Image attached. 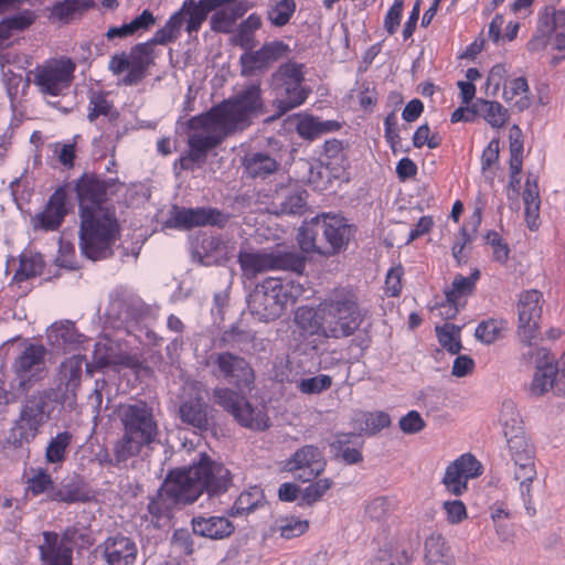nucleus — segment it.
<instances>
[{"mask_svg": "<svg viewBox=\"0 0 565 565\" xmlns=\"http://www.w3.org/2000/svg\"><path fill=\"white\" fill-rule=\"evenodd\" d=\"M326 466L323 451L313 445L300 447L285 462V469L295 473L302 482L317 479L326 470Z\"/></svg>", "mask_w": 565, "mask_h": 565, "instance_id": "22", "label": "nucleus"}, {"mask_svg": "<svg viewBox=\"0 0 565 565\" xmlns=\"http://www.w3.org/2000/svg\"><path fill=\"white\" fill-rule=\"evenodd\" d=\"M523 201L526 224L530 230H536L539 227L541 200L535 180L533 182L530 179L526 180Z\"/></svg>", "mask_w": 565, "mask_h": 565, "instance_id": "39", "label": "nucleus"}, {"mask_svg": "<svg viewBox=\"0 0 565 565\" xmlns=\"http://www.w3.org/2000/svg\"><path fill=\"white\" fill-rule=\"evenodd\" d=\"M227 221L228 216L215 207H181L174 209L167 221V225L179 230H191L206 225L223 227Z\"/></svg>", "mask_w": 565, "mask_h": 565, "instance_id": "23", "label": "nucleus"}, {"mask_svg": "<svg viewBox=\"0 0 565 565\" xmlns=\"http://www.w3.org/2000/svg\"><path fill=\"white\" fill-rule=\"evenodd\" d=\"M191 525L194 534L215 541L227 539L235 531L233 522L220 515L194 516Z\"/></svg>", "mask_w": 565, "mask_h": 565, "instance_id": "29", "label": "nucleus"}, {"mask_svg": "<svg viewBox=\"0 0 565 565\" xmlns=\"http://www.w3.org/2000/svg\"><path fill=\"white\" fill-rule=\"evenodd\" d=\"M319 230H321L319 216L312 218L310 223H305L299 228L297 241L302 252L326 255L324 250L317 244Z\"/></svg>", "mask_w": 565, "mask_h": 565, "instance_id": "46", "label": "nucleus"}, {"mask_svg": "<svg viewBox=\"0 0 565 565\" xmlns=\"http://www.w3.org/2000/svg\"><path fill=\"white\" fill-rule=\"evenodd\" d=\"M95 556L103 565H136L138 546L131 537L116 533L96 546Z\"/></svg>", "mask_w": 565, "mask_h": 565, "instance_id": "21", "label": "nucleus"}, {"mask_svg": "<svg viewBox=\"0 0 565 565\" xmlns=\"http://www.w3.org/2000/svg\"><path fill=\"white\" fill-rule=\"evenodd\" d=\"M413 145L415 148L427 146L429 149H436L441 145V138L438 135H430L429 126L424 124L415 130Z\"/></svg>", "mask_w": 565, "mask_h": 565, "instance_id": "64", "label": "nucleus"}, {"mask_svg": "<svg viewBox=\"0 0 565 565\" xmlns=\"http://www.w3.org/2000/svg\"><path fill=\"white\" fill-rule=\"evenodd\" d=\"M79 248L92 260H100L114 255V245L120 237V224L116 209L79 213Z\"/></svg>", "mask_w": 565, "mask_h": 565, "instance_id": "4", "label": "nucleus"}, {"mask_svg": "<svg viewBox=\"0 0 565 565\" xmlns=\"http://www.w3.org/2000/svg\"><path fill=\"white\" fill-rule=\"evenodd\" d=\"M49 338L53 344L58 347H70L81 342V334L72 321L53 323L50 328Z\"/></svg>", "mask_w": 565, "mask_h": 565, "instance_id": "45", "label": "nucleus"}, {"mask_svg": "<svg viewBox=\"0 0 565 565\" xmlns=\"http://www.w3.org/2000/svg\"><path fill=\"white\" fill-rule=\"evenodd\" d=\"M443 511L446 521L450 525H457L468 519V511L461 500H446L443 502Z\"/></svg>", "mask_w": 565, "mask_h": 565, "instance_id": "59", "label": "nucleus"}, {"mask_svg": "<svg viewBox=\"0 0 565 565\" xmlns=\"http://www.w3.org/2000/svg\"><path fill=\"white\" fill-rule=\"evenodd\" d=\"M119 417L122 425V436L118 439V452L138 457L145 448H150L159 434L153 409L146 402L121 406Z\"/></svg>", "mask_w": 565, "mask_h": 565, "instance_id": "7", "label": "nucleus"}, {"mask_svg": "<svg viewBox=\"0 0 565 565\" xmlns=\"http://www.w3.org/2000/svg\"><path fill=\"white\" fill-rule=\"evenodd\" d=\"M279 162L264 152H255L245 157L244 168L252 178L265 179L275 173L279 168Z\"/></svg>", "mask_w": 565, "mask_h": 565, "instance_id": "35", "label": "nucleus"}, {"mask_svg": "<svg viewBox=\"0 0 565 565\" xmlns=\"http://www.w3.org/2000/svg\"><path fill=\"white\" fill-rule=\"evenodd\" d=\"M188 12L189 9L184 11L182 4L151 39L132 45L129 52L121 51L114 54L108 61V71L115 76L125 73L121 78V84L125 86L140 84L148 76L149 70L156 65L158 57L156 46L166 45L179 39L183 24L186 25Z\"/></svg>", "mask_w": 565, "mask_h": 565, "instance_id": "2", "label": "nucleus"}, {"mask_svg": "<svg viewBox=\"0 0 565 565\" xmlns=\"http://www.w3.org/2000/svg\"><path fill=\"white\" fill-rule=\"evenodd\" d=\"M14 62L15 57L11 60L10 53L2 54L0 56L2 82L11 102H14L17 99L21 86H28V84H23L22 72H14L10 67V64Z\"/></svg>", "mask_w": 565, "mask_h": 565, "instance_id": "42", "label": "nucleus"}, {"mask_svg": "<svg viewBox=\"0 0 565 565\" xmlns=\"http://www.w3.org/2000/svg\"><path fill=\"white\" fill-rule=\"evenodd\" d=\"M109 92L103 88L92 87L87 90V120L95 122L99 117L106 118L109 122H117L120 113L109 98Z\"/></svg>", "mask_w": 565, "mask_h": 565, "instance_id": "30", "label": "nucleus"}, {"mask_svg": "<svg viewBox=\"0 0 565 565\" xmlns=\"http://www.w3.org/2000/svg\"><path fill=\"white\" fill-rule=\"evenodd\" d=\"M543 294L537 289L521 292L518 302L519 335L524 343L531 344L539 334L542 316Z\"/></svg>", "mask_w": 565, "mask_h": 565, "instance_id": "19", "label": "nucleus"}, {"mask_svg": "<svg viewBox=\"0 0 565 565\" xmlns=\"http://www.w3.org/2000/svg\"><path fill=\"white\" fill-rule=\"evenodd\" d=\"M479 278V269H475L468 277L460 274L456 275L450 288L445 291V296L451 302L463 303L465 299L475 291Z\"/></svg>", "mask_w": 565, "mask_h": 565, "instance_id": "37", "label": "nucleus"}, {"mask_svg": "<svg viewBox=\"0 0 565 565\" xmlns=\"http://www.w3.org/2000/svg\"><path fill=\"white\" fill-rule=\"evenodd\" d=\"M394 511V502L387 497H377L365 507L366 515L376 521L386 519Z\"/></svg>", "mask_w": 565, "mask_h": 565, "instance_id": "56", "label": "nucleus"}, {"mask_svg": "<svg viewBox=\"0 0 565 565\" xmlns=\"http://www.w3.org/2000/svg\"><path fill=\"white\" fill-rule=\"evenodd\" d=\"M439 344L450 354H457L461 350L460 328L451 323L436 327Z\"/></svg>", "mask_w": 565, "mask_h": 565, "instance_id": "53", "label": "nucleus"}, {"mask_svg": "<svg viewBox=\"0 0 565 565\" xmlns=\"http://www.w3.org/2000/svg\"><path fill=\"white\" fill-rule=\"evenodd\" d=\"M308 529L309 522L307 520L289 516L281 519L274 531L278 532L282 539L291 540L301 536Z\"/></svg>", "mask_w": 565, "mask_h": 565, "instance_id": "55", "label": "nucleus"}, {"mask_svg": "<svg viewBox=\"0 0 565 565\" xmlns=\"http://www.w3.org/2000/svg\"><path fill=\"white\" fill-rule=\"evenodd\" d=\"M303 292V286L292 279L267 277L256 285L248 306L259 319L273 321L280 318L288 306L295 305Z\"/></svg>", "mask_w": 565, "mask_h": 565, "instance_id": "5", "label": "nucleus"}, {"mask_svg": "<svg viewBox=\"0 0 565 565\" xmlns=\"http://www.w3.org/2000/svg\"><path fill=\"white\" fill-rule=\"evenodd\" d=\"M79 536V530L75 526L66 527L62 534L42 532L43 542L39 545L41 565H73L74 543Z\"/></svg>", "mask_w": 565, "mask_h": 565, "instance_id": "15", "label": "nucleus"}, {"mask_svg": "<svg viewBox=\"0 0 565 565\" xmlns=\"http://www.w3.org/2000/svg\"><path fill=\"white\" fill-rule=\"evenodd\" d=\"M332 385V377L327 374H320L317 376L302 379L299 384L298 388L303 394H320L323 391H327Z\"/></svg>", "mask_w": 565, "mask_h": 565, "instance_id": "58", "label": "nucleus"}, {"mask_svg": "<svg viewBox=\"0 0 565 565\" xmlns=\"http://www.w3.org/2000/svg\"><path fill=\"white\" fill-rule=\"evenodd\" d=\"M50 394L46 391H38L32 394L23 405L19 419L12 428V444L21 447L32 441L44 423L45 407Z\"/></svg>", "mask_w": 565, "mask_h": 565, "instance_id": "14", "label": "nucleus"}, {"mask_svg": "<svg viewBox=\"0 0 565 565\" xmlns=\"http://www.w3.org/2000/svg\"><path fill=\"white\" fill-rule=\"evenodd\" d=\"M271 89L277 117L303 105L311 94V88L305 85L303 64L294 61L281 64L271 75Z\"/></svg>", "mask_w": 565, "mask_h": 565, "instance_id": "9", "label": "nucleus"}, {"mask_svg": "<svg viewBox=\"0 0 565 565\" xmlns=\"http://www.w3.org/2000/svg\"><path fill=\"white\" fill-rule=\"evenodd\" d=\"M482 471L481 462L473 455L463 454L447 466L441 483L449 494L460 497L467 492L468 481Z\"/></svg>", "mask_w": 565, "mask_h": 565, "instance_id": "17", "label": "nucleus"}, {"mask_svg": "<svg viewBox=\"0 0 565 565\" xmlns=\"http://www.w3.org/2000/svg\"><path fill=\"white\" fill-rule=\"evenodd\" d=\"M94 7V0H63L53 4L52 17L68 23Z\"/></svg>", "mask_w": 565, "mask_h": 565, "instance_id": "36", "label": "nucleus"}, {"mask_svg": "<svg viewBox=\"0 0 565 565\" xmlns=\"http://www.w3.org/2000/svg\"><path fill=\"white\" fill-rule=\"evenodd\" d=\"M263 25L262 17L258 13H250L238 25L234 35V42L242 49L250 50L255 46V32Z\"/></svg>", "mask_w": 565, "mask_h": 565, "instance_id": "41", "label": "nucleus"}, {"mask_svg": "<svg viewBox=\"0 0 565 565\" xmlns=\"http://www.w3.org/2000/svg\"><path fill=\"white\" fill-rule=\"evenodd\" d=\"M238 264L244 276L255 278L259 274L277 269L301 274L306 267V258L295 252H239Z\"/></svg>", "mask_w": 565, "mask_h": 565, "instance_id": "10", "label": "nucleus"}, {"mask_svg": "<svg viewBox=\"0 0 565 565\" xmlns=\"http://www.w3.org/2000/svg\"><path fill=\"white\" fill-rule=\"evenodd\" d=\"M509 454L514 462V478L520 480V493L530 516L535 514L532 500V482L536 478L534 448L526 438L522 420L512 402L503 403L500 415Z\"/></svg>", "mask_w": 565, "mask_h": 565, "instance_id": "3", "label": "nucleus"}, {"mask_svg": "<svg viewBox=\"0 0 565 565\" xmlns=\"http://www.w3.org/2000/svg\"><path fill=\"white\" fill-rule=\"evenodd\" d=\"M67 192L58 186L49 198L44 209L31 217V225L34 231L54 232L64 222L67 214Z\"/></svg>", "mask_w": 565, "mask_h": 565, "instance_id": "25", "label": "nucleus"}, {"mask_svg": "<svg viewBox=\"0 0 565 565\" xmlns=\"http://www.w3.org/2000/svg\"><path fill=\"white\" fill-rule=\"evenodd\" d=\"M54 488L52 476L46 469H32V476L26 480L25 490L28 493H31L33 497H39L43 493H49L50 495Z\"/></svg>", "mask_w": 565, "mask_h": 565, "instance_id": "50", "label": "nucleus"}, {"mask_svg": "<svg viewBox=\"0 0 565 565\" xmlns=\"http://www.w3.org/2000/svg\"><path fill=\"white\" fill-rule=\"evenodd\" d=\"M119 445L120 441L116 440L113 447V455H110L107 449L99 450L96 454V460L98 463L105 467H119L121 463L135 457L134 455L118 452Z\"/></svg>", "mask_w": 565, "mask_h": 565, "instance_id": "62", "label": "nucleus"}, {"mask_svg": "<svg viewBox=\"0 0 565 565\" xmlns=\"http://www.w3.org/2000/svg\"><path fill=\"white\" fill-rule=\"evenodd\" d=\"M192 473L196 478L200 494L217 495L227 491L232 478L230 470L222 463L212 461L203 455L200 461L192 465Z\"/></svg>", "mask_w": 565, "mask_h": 565, "instance_id": "20", "label": "nucleus"}, {"mask_svg": "<svg viewBox=\"0 0 565 565\" xmlns=\"http://www.w3.org/2000/svg\"><path fill=\"white\" fill-rule=\"evenodd\" d=\"M508 322L502 318H488L479 322L476 328V338L486 343L491 344L502 338L503 331L507 329Z\"/></svg>", "mask_w": 565, "mask_h": 565, "instance_id": "47", "label": "nucleus"}, {"mask_svg": "<svg viewBox=\"0 0 565 565\" xmlns=\"http://www.w3.org/2000/svg\"><path fill=\"white\" fill-rule=\"evenodd\" d=\"M76 63L62 55L44 61L33 72V83L39 92L47 96H63L75 78Z\"/></svg>", "mask_w": 565, "mask_h": 565, "instance_id": "11", "label": "nucleus"}, {"mask_svg": "<svg viewBox=\"0 0 565 565\" xmlns=\"http://www.w3.org/2000/svg\"><path fill=\"white\" fill-rule=\"evenodd\" d=\"M288 51V45L281 41L265 43L256 51L245 52L241 55L243 75H252L256 71L267 68Z\"/></svg>", "mask_w": 565, "mask_h": 565, "instance_id": "26", "label": "nucleus"}, {"mask_svg": "<svg viewBox=\"0 0 565 565\" xmlns=\"http://www.w3.org/2000/svg\"><path fill=\"white\" fill-rule=\"evenodd\" d=\"M84 361L85 359L82 355H72L61 363L60 374L67 384L79 381Z\"/></svg>", "mask_w": 565, "mask_h": 565, "instance_id": "57", "label": "nucleus"}, {"mask_svg": "<svg viewBox=\"0 0 565 565\" xmlns=\"http://www.w3.org/2000/svg\"><path fill=\"white\" fill-rule=\"evenodd\" d=\"M250 7L248 0H184L183 10L189 9L185 31L190 36L196 34L209 14L213 12L210 19L211 29L226 33Z\"/></svg>", "mask_w": 565, "mask_h": 565, "instance_id": "8", "label": "nucleus"}, {"mask_svg": "<svg viewBox=\"0 0 565 565\" xmlns=\"http://www.w3.org/2000/svg\"><path fill=\"white\" fill-rule=\"evenodd\" d=\"M296 8L295 0L276 1L267 9V19L274 26H285L296 12Z\"/></svg>", "mask_w": 565, "mask_h": 565, "instance_id": "49", "label": "nucleus"}, {"mask_svg": "<svg viewBox=\"0 0 565 565\" xmlns=\"http://www.w3.org/2000/svg\"><path fill=\"white\" fill-rule=\"evenodd\" d=\"M198 487L192 466H190L188 469L170 472L161 489L162 494L167 495L173 504H190L201 495Z\"/></svg>", "mask_w": 565, "mask_h": 565, "instance_id": "24", "label": "nucleus"}, {"mask_svg": "<svg viewBox=\"0 0 565 565\" xmlns=\"http://www.w3.org/2000/svg\"><path fill=\"white\" fill-rule=\"evenodd\" d=\"M477 113L492 127L501 128L509 120V113L499 102L479 99L476 104Z\"/></svg>", "mask_w": 565, "mask_h": 565, "instance_id": "44", "label": "nucleus"}, {"mask_svg": "<svg viewBox=\"0 0 565 565\" xmlns=\"http://www.w3.org/2000/svg\"><path fill=\"white\" fill-rule=\"evenodd\" d=\"M306 192H292L286 195L284 201L280 203V213L289 215L302 214L306 210Z\"/></svg>", "mask_w": 565, "mask_h": 565, "instance_id": "61", "label": "nucleus"}, {"mask_svg": "<svg viewBox=\"0 0 565 565\" xmlns=\"http://www.w3.org/2000/svg\"><path fill=\"white\" fill-rule=\"evenodd\" d=\"M529 85L524 77H516L510 79L503 85V99L508 103H512L520 110L529 106Z\"/></svg>", "mask_w": 565, "mask_h": 565, "instance_id": "43", "label": "nucleus"}, {"mask_svg": "<svg viewBox=\"0 0 565 565\" xmlns=\"http://www.w3.org/2000/svg\"><path fill=\"white\" fill-rule=\"evenodd\" d=\"M384 137L390 145L393 153H397L399 151L401 146V136L398 128V119L394 111L387 114L384 120Z\"/></svg>", "mask_w": 565, "mask_h": 565, "instance_id": "60", "label": "nucleus"}, {"mask_svg": "<svg viewBox=\"0 0 565 565\" xmlns=\"http://www.w3.org/2000/svg\"><path fill=\"white\" fill-rule=\"evenodd\" d=\"M486 239L492 247V258L500 264H505L509 259L510 248L501 235L495 231H490Z\"/></svg>", "mask_w": 565, "mask_h": 565, "instance_id": "63", "label": "nucleus"}, {"mask_svg": "<svg viewBox=\"0 0 565 565\" xmlns=\"http://www.w3.org/2000/svg\"><path fill=\"white\" fill-rule=\"evenodd\" d=\"M309 482V486L300 492L299 504L302 507H311L319 502L333 486V481L329 478L315 479Z\"/></svg>", "mask_w": 565, "mask_h": 565, "instance_id": "48", "label": "nucleus"}, {"mask_svg": "<svg viewBox=\"0 0 565 565\" xmlns=\"http://www.w3.org/2000/svg\"><path fill=\"white\" fill-rule=\"evenodd\" d=\"M424 547L426 565H456L451 548L441 533L433 532L427 536Z\"/></svg>", "mask_w": 565, "mask_h": 565, "instance_id": "31", "label": "nucleus"}, {"mask_svg": "<svg viewBox=\"0 0 565 565\" xmlns=\"http://www.w3.org/2000/svg\"><path fill=\"white\" fill-rule=\"evenodd\" d=\"M322 311L328 317L329 337L333 340L354 335L369 313L356 291L345 287L333 289L323 299Z\"/></svg>", "mask_w": 565, "mask_h": 565, "instance_id": "6", "label": "nucleus"}, {"mask_svg": "<svg viewBox=\"0 0 565 565\" xmlns=\"http://www.w3.org/2000/svg\"><path fill=\"white\" fill-rule=\"evenodd\" d=\"M181 420L200 430H206L209 427L207 405L202 396L186 399L179 407Z\"/></svg>", "mask_w": 565, "mask_h": 565, "instance_id": "33", "label": "nucleus"}, {"mask_svg": "<svg viewBox=\"0 0 565 565\" xmlns=\"http://www.w3.org/2000/svg\"><path fill=\"white\" fill-rule=\"evenodd\" d=\"M121 185L118 178L103 179L95 173L82 174L75 182L79 213L115 207L107 202L109 195L117 193Z\"/></svg>", "mask_w": 565, "mask_h": 565, "instance_id": "12", "label": "nucleus"}, {"mask_svg": "<svg viewBox=\"0 0 565 565\" xmlns=\"http://www.w3.org/2000/svg\"><path fill=\"white\" fill-rule=\"evenodd\" d=\"M46 349L40 343H29L15 358L12 369L22 391L30 390L47 374Z\"/></svg>", "mask_w": 565, "mask_h": 565, "instance_id": "16", "label": "nucleus"}, {"mask_svg": "<svg viewBox=\"0 0 565 565\" xmlns=\"http://www.w3.org/2000/svg\"><path fill=\"white\" fill-rule=\"evenodd\" d=\"M537 28L544 35L565 31V7L556 9L554 6H545L539 12Z\"/></svg>", "mask_w": 565, "mask_h": 565, "instance_id": "38", "label": "nucleus"}, {"mask_svg": "<svg viewBox=\"0 0 565 565\" xmlns=\"http://www.w3.org/2000/svg\"><path fill=\"white\" fill-rule=\"evenodd\" d=\"M337 128H339V125L335 121H322L317 117L307 115L298 120L296 131L301 138L313 140L317 137Z\"/></svg>", "mask_w": 565, "mask_h": 565, "instance_id": "40", "label": "nucleus"}, {"mask_svg": "<svg viewBox=\"0 0 565 565\" xmlns=\"http://www.w3.org/2000/svg\"><path fill=\"white\" fill-rule=\"evenodd\" d=\"M154 23L156 18L153 13L146 9L128 23L109 26L105 36L108 41L131 38L136 34H141L142 32L148 31L154 25Z\"/></svg>", "mask_w": 565, "mask_h": 565, "instance_id": "32", "label": "nucleus"}, {"mask_svg": "<svg viewBox=\"0 0 565 565\" xmlns=\"http://www.w3.org/2000/svg\"><path fill=\"white\" fill-rule=\"evenodd\" d=\"M320 228L328 243L326 255H335L347 248L352 235V226L343 216L323 215Z\"/></svg>", "mask_w": 565, "mask_h": 565, "instance_id": "27", "label": "nucleus"}, {"mask_svg": "<svg viewBox=\"0 0 565 565\" xmlns=\"http://www.w3.org/2000/svg\"><path fill=\"white\" fill-rule=\"evenodd\" d=\"M263 495L256 488L242 492L228 510L230 516H241L255 511Z\"/></svg>", "mask_w": 565, "mask_h": 565, "instance_id": "51", "label": "nucleus"}, {"mask_svg": "<svg viewBox=\"0 0 565 565\" xmlns=\"http://www.w3.org/2000/svg\"><path fill=\"white\" fill-rule=\"evenodd\" d=\"M73 436L70 431L58 433L53 437L46 448L45 458L50 463H61L64 461L66 450L71 445Z\"/></svg>", "mask_w": 565, "mask_h": 565, "instance_id": "52", "label": "nucleus"}, {"mask_svg": "<svg viewBox=\"0 0 565 565\" xmlns=\"http://www.w3.org/2000/svg\"><path fill=\"white\" fill-rule=\"evenodd\" d=\"M266 113L260 83L245 86L234 96L214 105L207 111L188 121L189 150L173 162L177 177L182 171H194L206 161L209 151L218 147L226 137L243 131L254 117Z\"/></svg>", "mask_w": 565, "mask_h": 565, "instance_id": "1", "label": "nucleus"}, {"mask_svg": "<svg viewBox=\"0 0 565 565\" xmlns=\"http://www.w3.org/2000/svg\"><path fill=\"white\" fill-rule=\"evenodd\" d=\"M214 403L228 412L236 422L246 428L263 431L270 426V420L265 411L253 407L242 392H235L227 387L213 390Z\"/></svg>", "mask_w": 565, "mask_h": 565, "instance_id": "13", "label": "nucleus"}, {"mask_svg": "<svg viewBox=\"0 0 565 565\" xmlns=\"http://www.w3.org/2000/svg\"><path fill=\"white\" fill-rule=\"evenodd\" d=\"M323 300L316 308L302 306L295 312V323L302 335L331 339L328 331V317L322 311Z\"/></svg>", "mask_w": 565, "mask_h": 565, "instance_id": "28", "label": "nucleus"}, {"mask_svg": "<svg viewBox=\"0 0 565 565\" xmlns=\"http://www.w3.org/2000/svg\"><path fill=\"white\" fill-rule=\"evenodd\" d=\"M49 498L52 501L64 503L85 502L88 500V495L85 492V482L78 475L64 479L58 488H54Z\"/></svg>", "mask_w": 565, "mask_h": 565, "instance_id": "34", "label": "nucleus"}, {"mask_svg": "<svg viewBox=\"0 0 565 565\" xmlns=\"http://www.w3.org/2000/svg\"><path fill=\"white\" fill-rule=\"evenodd\" d=\"M408 556L406 551L401 550L397 545H388L379 551L375 558L371 559L366 565H407Z\"/></svg>", "mask_w": 565, "mask_h": 565, "instance_id": "54", "label": "nucleus"}, {"mask_svg": "<svg viewBox=\"0 0 565 565\" xmlns=\"http://www.w3.org/2000/svg\"><path fill=\"white\" fill-rule=\"evenodd\" d=\"M214 365L218 374L237 391L245 393L253 390L255 372L245 358L228 351L221 352L215 355Z\"/></svg>", "mask_w": 565, "mask_h": 565, "instance_id": "18", "label": "nucleus"}]
</instances>
